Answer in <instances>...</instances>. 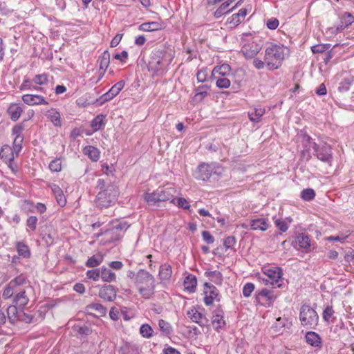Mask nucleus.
<instances>
[{"label": "nucleus", "mask_w": 354, "mask_h": 354, "mask_svg": "<svg viewBox=\"0 0 354 354\" xmlns=\"http://www.w3.org/2000/svg\"><path fill=\"white\" fill-rule=\"evenodd\" d=\"M32 291L24 275L21 274L11 280L5 288L2 297L5 299L12 298V303L19 308H24L29 301Z\"/></svg>", "instance_id": "1"}, {"label": "nucleus", "mask_w": 354, "mask_h": 354, "mask_svg": "<svg viewBox=\"0 0 354 354\" xmlns=\"http://www.w3.org/2000/svg\"><path fill=\"white\" fill-rule=\"evenodd\" d=\"M95 189L98 190L95 197L96 206L101 209H107L113 206L119 196L120 192L113 183L103 178L97 180Z\"/></svg>", "instance_id": "2"}, {"label": "nucleus", "mask_w": 354, "mask_h": 354, "mask_svg": "<svg viewBox=\"0 0 354 354\" xmlns=\"http://www.w3.org/2000/svg\"><path fill=\"white\" fill-rule=\"evenodd\" d=\"M174 59L173 54L165 47L153 50L148 62V70L155 75H163Z\"/></svg>", "instance_id": "3"}, {"label": "nucleus", "mask_w": 354, "mask_h": 354, "mask_svg": "<svg viewBox=\"0 0 354 354\" xmlns=\"http://www.w3.org/2000/svg\"><path fill=\"white\" fill-rule=\"evenodd\" d=\"M288 55L289 48L284 45L275 43L268 44L264 50L268 70L274 71L279 68Z\"/></svg>", "instance_id": "4"}, {"label": "nucleus", "mask_w": 354, "mask_h": 354, "mask_svg": "<svg viewBox=\"0 0 354 354\" xmlns=\"http://www.w3.org/2000/svg\"><path fill=\"white\" fill-rule=\"evenodd\" d=\"M135 285L139 294L145 299H149L155 293V279L148 271L140 269L135 275Z\"/></svg>", "instance_id": "5"}, {"label": "nucleus", "mask_w": 354, "mask_h": 354, "mask_svg": "<svg viewBox=\"0 0 354 354\" xmlns=\"http://www.w3.org/2000/svg\"><path fill=\"white\" fill-rule=\"evenodd\" d=\"M241 53L246 59L254 58L262 48L261 41L251 33H243L241 38Z\"/></svg>", "instance_id": "6"}, {"label": "nucleus", "mask_w": 354, "mask_h": 354, "mask_svg": "<svg viewBox=\"0 0 354 354\" xmlns=\"http://www.w3.org/2000/svg\"><path fill=\"white\" fill-rule=\"evenodd\" d=\"M223 172V168L216 163H202L196 170L194 177L198 180L208 181L214 176H221Z\"/></svg>", "instance_id": "7"}, {"label": "nucleus", "mask_w": 354, "mask_h": 354, "mask_svg": "<svg viewBox=\"0 0 354 354\" xmlns=\"http://www.w3.org/2000/svg\"><path fill=\"white\" fill-rule=\"evenodd\" d=\"M299 319L301 325L304 327L313 328L318 324L319 316L313 308L309 306L304 305L301 308Z\"/></svg>", "instance_id": "8"}, {"label": "nucleus", "mask_w": 354, "mask_h": 354, "mask_svg": "<svg viewBox=\"0 0 354 354\" xmlns=\"http://www.w3.org/2000/svg\"><path fill=\"white\" fill-rule=\"evenodd\" d=\"M298 149L301 155H315L319 151V146L306 133H302L297 137Z\"/></svg>", "instance_id": "9"}, {"label": "nucleus", "mask_w": 354, "mask_h": 354, "mask_svg": "<svg viewBox=\"0 0 354 354\" xmlns=\"http://www.w3.org/2000/svg\"><path fill=\"white\" fill-rule=\"evenodd\" d=\"M262 280L266 285H270L273 287H281L282 286V272L279 268H263Z\"/></svg>", "instance_id": "10"}, {"label": "nucleus", "mask_w": 354, "mask_h": 354, "mask_svg": "<svg viewBox=\"0 0 354 354\" xmlns=\"http://www.w3.org/2000/svg\"><path fill=\"white\" fill-rule=\"evenodd\" d=\"M156 191L158 197H159L158 200L160 202L170 201L171 203H175L174 194L176 190L174 187L170 186L162 187L157 189Z\"/></svg>", "instance_id": "11"}, {"label": "nucleus", "mask_w": 354, "mask_h": 354, "mask_svg": "<svg viewBox=\"0 0 354 354\" xmlns=\"http://www.w3.org/2000/svg\"><path fill=\"white\" fill-rule=\"evenodd\" d=\"M23 140L24 137L15 138L12 147H11L7 145H3L1 147L0 155H4V153H8L9 151H10V155H18L22 148Z\"/></svg>", "instance_id": "12"}, {"label": "nucleus", "mask_w": 354, "mask_h": 354, "mask_svg": "<svg viewBox=\"0 0 354 354\" xmlns=\"http://www.w3.org/2000/svg\"><path fill=\"white\" fill-rule=\"evenodd\" d=\"M117 290L111 285L103 286L99 291V297L107 301H113L115 299Z\"/></svg>", "instance_id": "13"}, {"label": "nucleus", "mask_w": 354, "mask_h": 354, "mask_svg": "<svg viewBox=\"0 0 354 354\" xmlns=\"http://www.w3.org/2000/svg\"><path fill=\"white\" fill-rule=\"evenodd\" d=\"M22 100L29 106L48 104V102L40 95L25 94L22 96Z\"/></svg>", "instance_id": "14"}, {"label": "nucleus", "mask_w": 354, "mask_h": 354, "mask_svg": "<svg viewBox=\"0 0 354 354\" xmlns=\"http://www.w3.org/2000/svg\"><path fill=\"white\" fill-rule=\"evenodd\" d=\"M187 315L193 322L197 323L201 326H205L209 322L207 317L194 308L189 310Z\"/></svg>", "instance_id": "15"}, {"label": "nucleus", "mask_w": 354, "mask_h": 354, "mask_svg": "<svg viewBox=\"0 0 354 354\" xmlns=\"http://www.w3.org/2000/svg\"><path fill=\"white\" fill-rule=\"evenodd\" d=\"M223 315L224 313L220 308H216L213 313L212 324L214 329L217 331L225 326Z\"/></svg>", "instance_id": "16"}, {"label": "nucleus", "mask_w": 354, "mask_h": 354, "mask_svg": "<svg viewBox=\"0 0 354 354\" xmlns=\"http://www.w3.org/2000/svg\"><path fill=\"white\" fill-rule=\"evenodd\" d=\"M209 290L205 291L204 302L207 306L213 304L214 301H220L218 290L214 286H208Z\"/></svg>", "instance_id": "17"}, {"label": "nucleus", "mask_w": 354, "mask_h": 354, "mask_svg": "<svg viewBox=\"0 0 354 354\" xmlns=\"http://www.w3.org/2000/svg\"><path fill=\"white\" fill-rule=\"evenodd\" d=\"M250 225L251 230L261 231H266L270 227L268 219L265 218L252 219Z\"/></svg>", "instance_id": "18"}, {"label": "nucleus", "mask_w": 354, "mask_h": 354, "mask_svg": "<svg viewBox=\"0 0 354 354\" xmlns=\"http://www.w3.org/2000/svg\"><path fill=\"white\" fill-rule=\"evenodd\" d=\"M97 63L100 70H102L98 79V80H100L104 75V73L110 64V54L108 50H105L101 54L97 59Z\"/></svg>", "instance_id": "19"}, {"label": "nucleus", "mask_w": 354, "mask_h": 354, "mask_svg": "<svg viewBox=\"0 0 354 354\" xmlns=\"http://www.w3.org/2000/svg\"><path fill=\"white\" fill-rule=\"evenodd\" d=\"M124 84L125 82L123 80L115 84L107 93L103 95L104 100L108 101L115 97L124 88Z\"/></svg>", "instance_id": "20"}, {"label": "nucleus", "mask_w": 354, "mask_h": 354, "mask_svg": "<svg viewBox=\"0 0 354 354\" xmlns=\"http://www.w3.org/2000/svg\"><path fill=\"white\" fill-rule=\"evenodd\" d=\"M256 299L259 303L270 304L274 300L275 297L272 291L264 288L257 294Z\"/></svg>", "instance_id": "21"}, {"label": "nucleus", "mask_w": 354, "mask_h": 354, "mask_svg": "<svg viewBox=\"0 0 354 354\" xmlns=\"http://www.w3.org/2000/svg\"><path fill=\"white\" fill-rule=\"evenodd\" d=\"M354 21V17L351 13L345 12L340 17V23L337 27L338 31H342L351 26Z\"/></svg>", "instance_id": "22"}, {"label": "nucleus", "mask_w": 354, "mask_h": 354, "mask_svg": "<svg viewBox=\"0 0 354 354\" xmlns=\"http://www.w3.org/2000/svg\"><path fill=\"white\" fill-rule=\"evenodd\" d=\"M23 109L20 104H12L8 109V113L10 119L15 122L21 116Z\"/></svg>", "instance_id": "23"}, {"label": "nucleus", "mask_w": 354, "mask_h": 354, "mask_svg": "<svg viewBox=\"0 0 354 354\" xmlns=\"http://www.w3.org/2000/svg\"><path fill=\"white\" fill-rule=\"evenodd\" d=\"M306 342L312 346L320 348L322 346V338L315 332L310 331L306 335Z\"/></svg>", "instance_id": "24"}, {"label": "nucleus", "mask_w": 354, "mask_h": 354, "mask_svg": "<svg viewBox=\"0 0 354 354\" xmlns=\"http://www.w3.org/2000/svg\"><path fill=\"white\" fill-rule=\"evenodd\" d=\"M162 26L158 21L145 22L139 26V30L145 32H153L161 30Z\"/></svg>", "instance_id": "25"}, {"label": "nucleus", "mask_w": 354, "mask_h": 354, "mask_svg": "<svg viewBox=\"0 0 354 354\" xmlns=\"http://www.w3.org/2000/svg\"><path fill=\"white\" fill-rule=\"evenodd\" d=\"M239 6V3H237L233 8H230V5L226 1L221 3V5L216 9V10L214 13V16L218 19L223 15L229 13L230 11L233 10L236 7Z\"/></svg>", "instance_id": "26"}, {"label": "nucleus", "mask_w": 354, "mask_h": 354, "mask_svg": "<svg viewBox=\"0 0 354 354\" xmlns=\"http://www.w3.org/2000/svg\"><path fill=\"white\" fill-rule=\"evenodd\" d=\"M209 88L210 87L207 85L198 86L195 89L196 94L193 97V100L196 102H201L207 95Z\"/></svg>", "instance_id": "27"}, {"label": "nucleus", "mask_w": 354, "mask_h": 354, "mask_svg": "<svg viewBox=\"0 0 354 354\" xmlns=\"http://www.w3.org/2000/svg\"><path fill=\"white\" fill-rule=\"evenodd\" d=\"M100 278L103 281L111 282L115 280L116 276L111 269L103 266L100 269Z\"/></svg>", "instance_id": "28"}, {"label": "nucleus", "mask_w": 354, "mask_h": 354, "mask_svg": "<svg viewBox=\"0 0 354 354\" xmlns=\"http://www.w3.org/2000/svg\"><path fill=\"white\" fill-rule=\"evenodd\" d=\"M86 310L88 313H92V311H95L98 313L99 316H105L106 314V308L104 307L102 304L98 303H93L88 304L86 307Z\"/></svg>", "instance_id": "29"}, {"label": "nucleus", "mask_w": 354, "mask_h": 354, "mask_svg": "<svg viewBox=\"0 0 354 354\" xmlns=\"http://www.w3.org/2000/svg\"><path fill=\"white\" fill-rule=\"evenodd\" d=\"M3 162L10 169L12 173L15 174L19 169V163L15 160L14 156H1Z\"/></svg>", "instance_id": "30"}, {"label": "nucleus", "mask_w": 354, "mask_h": 354, "mask_svg": "<svg viewBox=\"0 0 354 354\" xmlns=\"http://www.w3.org/2000/svg\"><path fill=\"white\" fill-rule=\"evenodd\" d=\"M230 71V66L228 64H222L214 68L212 72V77H225Z\"/></svg>", "instance_id": "31"}, {"label": "nucleus", "mask_w": 354, "mask_h": 354, "mask_svg": "<svg viewBox=\"0 0 354 354\" xmlns=\"http://www.w3.org/2000/svg\"><path fill=\"white\" fill-rule=\"evenodd\" d=\"M120 354H139L138 346L133 343H126L120 348Z\"/></svg>", "instance_id": "32"}, {"label": "nucleus", "mask_w": 354, "mask_h": 354, "mask_svg": "<svg viewBox=\"0 0 354 354\" xmlns=\"http://www.w3.org/2000/svg\"><path fill=\"white\" fill-rule=\"evenodd\" d=\"M172 274L171 266L169 264L164 263L161 265L159 270V277L162 280L169 279Z\"/></svg>", "instance_id": "33"}, {"label": "nucleus", "mask_w": 354, "mask_h": 354, "mask_svg": "<svg viewBox=\"0 0 354 354\" xmlns=\"http://www.w3.org/2000/svg\"><path fill=\"white\" fill-rule=\"evenodd\" d=\"M296 243L300 248L308 249L310 246V240L309 236L305 234H299L296 239Z\"/></svg>", "instance_id": "34"}, {"label": "nucleus", "mask_w": 354, "mask_h": 354, "mask_svg": "<svg viewBox=\"0 0 354 354\" xmlns=\"http://www.w3.org/2000/svg\"><path fill=\"white\" fill-rule=\"evenodd\" d=\"M197 280L195 276L188 275L184 281L185 288L190 292H194L196 287Z\"/></svg>", "instance_id": "35"}, {"label": "nucleus", "mask_w": 354, "mask_h": 354, "mask_svg": "<svg viewBox=\"0 0 354 354\" xmlns=\"http://www.w3.org/2000/svg\"><path fill=\"white\" fill-rule=\"evenodd\" d=\"M47 116L55 126L60 127L62 125L60 114L55 109L49 110Z\"/></svg>", "instance_id": "36"}, {"label": "nucleus", "mask_w": 354, "mask_h": 354, "mask_svg": "<svg viewBox=\"0 0 354 354\" xmlns=\"http://www.w3.org/2000/svg\"><path fill=\"white\" fill-rule=\"evenodd\" d=\"M265 113V109L261 108H254L248 112V116L251 121L259 122Z\"/></svg>", "instance_id": "37"}, {"label": "nucleus", "mask_w": 354, "mask_h": 354, "mask_svg": "<svg viewBox=\"0 0 354 354\" xmlns=\"http://www.w3.org/2000/svg\"><path fill=\"white\" fill-rule=\"evenodd\" d=\"M17 306V305L13 304V305H10V306L8 307V318L11 323H14L15 321L18 319V315L19 314L20 310H18Z\"/></svg>", "instance_id": "38"}, {"label": "nucleus", "mask_w": 354, "mask_h": 354, "mask_svg": "<svg viewBox=\"0 0 354 354\" xmlns=\"http://www.w3.org/2000/svg\"><path fill=\"white\" fill-rule=\"evenodd\" d=\"M159 197H158L157 191L155 190L151 193H146L145 194V201L149 205H156L160 201L158 200Z\"/></svg>", "instance_id": "39"}, {"label": "nucleus", "mask_w": 354, "mask_h": 354, "mask_svg": "<svg viewBox=\"0 0 354 354\" xmlns=\"http://www.w3.org/2000/svg\"><path fill=\"white\" fill-rule=\"evenodd\" d=\"M104 116L103 115H98L91 121V127L94 131L100 130L103 126H104L105 123L104 122Z\"/></svg>", "instance_id": "40"}, {"label": "nucleus", "mask_w": 354, "mask_h": 354, "mask_svg": "<svg viewBox=\"0 0 354 354\" xmlns=\"http://www.w3.org/2000/svg\"><path fill=\"white\" fill-rule=\"evenodd\" d=\"M335 311L331 306H327L323 312V319L328 323L333 322Z\"/></svg>", "instance_id": "41"}, {"label": "nucleus", "mask_w": 354, "mask_h": 354, "mask_svg": "<svg viewBox=\"0 0 354 354\" xmlns=\"http://www.w3.org/2000/svg\"><path fill=\"white\" fill-rule=\"evenodd\" d=\"M16 247L19 255L22 256L24 258H28L30 257V252L29 248L25 243L22 242H18Z\"/></svg>", "instance_id": "42"}, {"label": "nucleus", "mask_w": 354, "mask_h": 354, "mask_svg": "<svg viewBox=\"0 0 354 354\" xmlns=\"http://www.w3.org/2000/svg\"><path fill=\"white\" fill-rule=\"evenodd\" d=\"M300 196L305 201H310L315 197V192L311 188L304 189L301 191Z\"/></svg>", "instance_id": "43"}, {"label": "nucleus", "mask_w": 354, "mask_h": 354, "mask_svg": "<svg viewBox=\"0 0 354 354\" xmlns=\"http://www.w3.org/2000/svg\"><path fill=\"white\" fill-rule=\"evenodd\" d=\"M214 79L216 80V85L219 88H227L230 86V81L225 77H220L217 75V77H212Z\"/></svg>", "instance_id": "44"}, {"label": "nucleus", "mask_w": 354, "mask_h": 354, "mask_svg": "<svg viewBox=\"0 0 354 354\" xmlns=\"http://www.w3.org/2000/svg\"><path fill=\"white\" fill-rule=\"evenodd\" d=\"M352 77H346L340 83L338 87V91L340 92H346L349 90L351 85L353 83Z\"/></svg>", "instance_id": "45"}, {"label": "nucleus", "mask_w": 354, "mask_h": 354, "mask_svg": "<svg viewBox=\"0 0 354 354\" xmlns=\"http://www.w3.org/2000/svg\"><path fill=\"white\" fill-rule=\"evenodd\" d=\"M140 333L145 338H150L153 334V329L149 324H145L140 326Z\"/></svg>", "instance_id": "46"}, {"label": "nucleus", "mask_w": 354, "mask_h": 354, "mask_svg": "<svg viewBox=\"0 0 354 354\" xmlns=\"http://www.w3.org/2000/svg\"><path fill=\"white\" fill-rule=\"evenodd\" d=\"M158 326L160 330L166 335H169L172 331V327L170 324L163 319L159 320Z\"/></svg>", "instance_id": "47"}, {"label": "nucleus", "mask_w": 354, "mask_h": 354, "mask_svg": "<svg viewBox=\"0 0 354 354\" xmlns=\"http://www.w3.org/2000/svg\"><path fill=\"white\" fill-rule=\"evenodd\" d=\"M62 158H56L51 161L49 164V169L53 172L60 171L62 169Z\"/></svg>", "instance_id": "48"}, {"label": "nucleus", "mask_w": 354, "mask_h": 354, "mask_svg": "<svg viewBox=\"0 0 354 354\" xmlns=\"http://www.w3.org/2000/svg\"><path fill=\"white\" fill-rule=\"evenodd\" d=\"M32 81L34 83L39 85L46 84L48 82V76L46 73L36 75Z\"/></svg>", "instance_id": "49"}, {"label": "nucleus", "mask_w": 354, "mask_h": 354, "mask_svg": "<svg viewBox=\"0 0 354 354\" xmlns=\"http://www.w3.org/2000/svg\"><path fill=\"white\" fill-rule=\"evenodd\" d=\"M102 257L93 256L87 260L86 266L88 267L95 268L99 266L102 263Z\"/></svg>", "instance_id": "50"}, {"label": "nucleus", "mask_w": 354, "mask_h": 354, "mask_svg": "<svg viewBox=\"0 0 354 354\" xmlns=\"http://www.w3.org/2000/svg\"><path fill=\"white\" fill-rule=\"evenodd\" d=\"M88 279L96 281L100 278V269H93L88 270L86 274Z\"/></svg>", "instance_id": "51"}, {"label": "nucleus", "mask_w": 354, "mask_h": 354, "mask_svg": "<svg viewBox=\"0 0 354 354\" xmlns=\"http://www.w3.org/2000/svg\"><path fill=\"white\" fill-rule=\"evenodd\" d=\"M330 48V44H317L311 47L313 53H322L326 52Z\"/></svg>", "instance_id": "52"}, {"label": "nucleus", "mask_w": 354, "mask_h": 354, "mask_svg": "<svg viewBox=\"0 0 354 354\" xmlns=\"http://www.w3.org/2000/svg\"><path fill=\"white\" fill-rule=\"evenodd\" d=\"M207 277H209L212 281H214L216 283H221L222 274L220 272H218V271L209 272L207 274Z\"/></svg>", "instance_id": "53"}, {"label": "nucleus", "mask_w": 354, "mask_h": 354, "mask_svg": "<svg viewBox=\"0 0 354 354\" xmlns=\"http://www.w3.org/2000/svg\"><path fill=\"white\" fill-rule=\"evenodd\" d=\"M74 330L81 335H88L91 333V329L86 326L75 325L74 326Z\"/></svg>", "instance_id": "54"}, {"label": "nucleus", "mask_w": 354, "mask_h": 354, "mask_svg": "<svg viewBox=\"0 0 354 354\" xmlns=\"http://www.w3.org/2000/svg\"><path fill=\"white\" fill-rule=\"evenodd\" d=\"M254 290V286L252 283H247L243 288V295L245 297H248L251 295V293Z\"/></svg>", "instance_id": "55"}, {"label": "nucleus", "mask_w": 354, "mask_h": 354, "mask_svg": "<svg viewBox=\"0 0 354 354\" xmlns=\"http://www.w3.org/2000/svg\"><path fill=\"white\" fill-rule=\"evenodd\" d=\"M37 218L34 216H31L28 218L26 221L27 227L32 231H34L36 229L37 223Z\"/></svg>", "instance_id": "56"}, {"label": "nucleus", "mask_w": 354, "mask_h": 354, "mask_svg": "<svg viewBox=\"0 0 354 354\" xmlns=\"http://www.w3.org/2000/svg\"><path fill=\"white\" fill-rule=\"evenodd\" d=\"M277 227L282 232H285L288 229V225L285 220L277 219L275 221Z\"/></svg>", "instance_id": "57"}, {"label": "nucleus", "mask_w": 354, "mask_h": 354, "mask_svg": "<svg viewBox=\"0 0 354 354\" xmlns=\"http://www.w3.org/2000/svg\"><path fill=\"white\" fill-rule=\"evenodd\" d=\"M32 318L33 317L32 315H27L22 310H20L17 320L24 322L26 323H30L32 320Z\"/></svg>", "instance_id": "58"}, {"label": "nucleus", "mask_w": 354, "mask_h": 354, "mask_svg": "<svg viewBox=\"0 0 354 354\" xmlns=\"http://www.w3.org/2000/svg\"><path fill=\"white\" fill-rule=\"evenodd\" d=\"M242 19L239 17V16L236 14L232 15L230 18L227 19V22L232 25L233 26H237L239 24H240L242 22Z\"/></svg>", "instance_id": "59"}, {"label": "nucleus", "mask_w": 354, "mask_h": 354, "mask_svg": "<svg viewBox=\"0 0 354 354\" xmlns=\"http://www.w3.org/2000/svg\"><path fill=\"white\" fill-rule=\"evenodd\" d=\"M253 65L258 70L263 69L265 66L267 67L266 61H265V57H263V61L259 59V58H254L253 60Z\"/></svg>", "instance_id": "60"}, {"label": "nucleus", "mask_w": 354, "mask_h": 354, "mask_svg": "<svg viewBox=\"0 0 354 354\" xmlns=\"http://www.w3.org/2000/svg\"><path fill=\"white\" fill-rule=\"evenodd\" d=\"M207 77V72L206 69H201L196 74V79L198 82H204L206 81Z\"/></svg>", "instance_id": "61"}, {"label": "nucleus", "mask_w": 354, "mask_h": 354, "mask_svg": "<svg viewBox=\"0 0 354 354\" xmlns=\"http://www.w3.org/2000/svg\"><path fill=\"white\" fill-rule=\"evenodd\" d=\"M176 203L179 207L184 209H189L190 205L185 198H178Z\"/></svg>", "instance_id": "62"}, {"label": "nucleus", "mask_w": 354, "mask_h": 354, "mask_svg": "<svg viewBox=\"0 0 354 354\" xmlns=\"http://www.w3.org/2000/svg\"><path fill=\"white\" fill-rule=\"evenodd\" d=\"M24 126L21 124H17L12 127V134L15 136V138L23 137L21 136V133L24 130Z\"/></svg>", "instance_id": "63"}, {"label": "nucleus", "mask_w": 354, "mask_h": 354, "mask_svg": "<svg viewBox=\"0 0 354 354\" xmlns=\"http://www.w3.org/2000/svg\"><path fill=\"white\" fill-rule=\"evenodd\" d=\"M202 237L203 241L207 244L212 243L214 241V236L208 231H203L202 232Z\"/></svg>", "instance_id": "64"}]
</instances>
